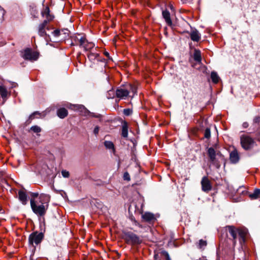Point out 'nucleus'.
I'll return each instance as SVG.
<instances>
[{"instance_id": "14", "label": "nucleus", "mask_w": 260, "mask_h": 260, "mask_svg": "<svg viewBox=\"0 0 260 260\" xmlns=\"http://www.w3.org/2000/svg\"><path fill=\"white\" fill-rule=\"evenodd\" d=\"M162 17L165 20V22L169 26H172L173 25L171 19L170 13L167 10H165L162 12Z\"/></svg>"}, {"instance_id": "38", "label": "nucleus", "mask_w": 260, "mask_h": 260, "mask_svg": "<svg viewBox=\"0 0 260 260\" xmlns=\"http://www.w3.org/2000/svg\"><path fill=\"white\" fill-rule=\"evenodd\" d=\"M99 132V127L98 126H96V127L94 128V129L93 132H94V133L95 135H97V134H98Z\"/></svg>"}, {"instance_id": "27", "label": "nucleus", "mask_w": 260, "mask_h": 260, "mask_svg": "<svg viewBox=\"0 0 260 260\" xmlns=\"http://www.w3.org/2000/svg\"><path fill=\"white\" fill-rule=\"evenodd\" d=\"M8 94V90L4 86H0V94L2 98H5Z\"/></svg>"}, {"instance_id": "44", "label": "nucleus", "mask_w": 260, "mask_h": 260, "mask_svg": "<svg viewBox=\"0 0 260 260\" xmlns=\"http://www.w3.org/2000/svg\"><path fill=\"white\" fill-rule=\"evenodd\" d=\"M258 118H255V120H254V121H255V123H256V122H257V121H258Z\"/></svg>"}, {"instance_id": "15", "label": "nucleus", "mask_w": 260, "mask_h": 260, "mask_svg": "<svg viewBox=\"0 0 260 260\" xmlns=\"http://www.w3.org/2000/svg\"><path fill=\"white\" fill-rule=\"evenodd\" d=\"M142 219L146 222H152L155 220L153 214L150 212H145L142 215Z\"/></svg>"}, {"instance_id": "12", "label": "nucleus", "mask_w": 260, "mask_h": 260, "mask_svg": "<svg viewBox=\"0 0 260 260\" xmlns=\"http://www.w3.org/2000/svg\"><path fill=\"white\" fill-rule=\"evenodd\" d=\"M85 38V35L80 34L76 35L72 37V40L74 42L75 45H79L80 47L81 45L84 44Z\"/></svg>"}, {"instance_id": "6", "label": "nucleus", "mask_w": 260, "mask_h": 260, "mask_svg": "<svg viewBox=\"0 0 260 260\" xmlns=\"http://www.w3.org/2000/svg\"><path fill=\"white\" fill-rule=\"evenodd\" d=\"M240 142L242 147L245 150L251 149L255 143L252 138L246 135L241 136Z\"/></svg>"}, {"instance_id": "5", "label": "nucleus", "mask_w": 260, "mask_h": 260, "mask_svg": "<svg viewBox=\"0 0 260 260\" xmlns=\"http://www.w3.org/2000/svg\"><path fill=\"white\" fill-rule=\"evenodd\" d=\"M21 56L25 60L34 61L38 59L39 53L31 48H26L21 52Z\"/></svg>"}, {"instance_id": "26", "label": "nucleus", "mask_w": 260, "mask_h": 260, "mask_svg": "<svg viewBox=\"0 0 260 260\" xmlns=\"http://www.w3.org/2000/svg\"><path fill=\"white\" fill-rule=\"evenodd\" d=\"M211 78L212 81L215 83L217 84L218 83L219 80V77L217 75V74L215 72H212L211 73Z\"/></svg>"}, {"instance_id": "24", "label": "nucleus", "mask_w": 260, "mask_h": 260, "mask_svg": "<svg viewBox=\"0 0 260 260\" xmlns=\"http://www.w3.org/2000/svg\"><path fill=\"white\" fill-rule=\"evenodd\" d=\"M207 241L203 239L200 240L198 243L197 244L198 248L202 250H204L205 248L207 246Z\"/></svg>"}, {"instance_id": "9", "label": "nucleus", "mask_w": 260, "mask_h": 260, "mask_svg": "<svg viewBox=\"0 0 260 260\" xmlns=\"http://www.w3.org/2000/svg\"><path fill=\"white\" fill-rule=\"evenodd\" d=\"M41 15L45 19L43 21H46L48 23L53 20L54 16L51 14L50 10L48 6L44 7L41 11Z\"/></svg>"}, {"instance_id": "43", "label": "nucleus", "mask_w": 260, "mask_h": 260, "mask_svg": "<svg viewBox=\"0 0 260 260\" xmlns=\"http://www.w3.org/2000/svg\"><path fill=\"white\" fill-rule=\"evenodd\" d=\"M104 54H105V55L106 56H107V57H109V53H108V52H105Z\"/></svg>"}, {"instance_id": "13", "label": "nucleus", "mask_w": 260, "mask_h": 260, "mask_svg": "<svg viewBox=\"0 0 260 260\" xmlns=\"http://www.w3.org/2000/svg\"><path fill=\"white\" fill-rule=\"evenodd\" d=\"M239 155L237 150L234 149L233 151H232L230 152V159L232 163H237L239 161Z\"/></svg>"}, {"instance_id": "2", "label": "nucleus", "mask_w": 260, "mask_h": 260, "mask_svg": "<svg viewBox=\"0 0 260 260\" xmlns=\"http://www.w3.org/2000/svg\"><path fill=\"white\" fill-rule=\"evenodd\" d=\"M50 198V196L47 194H41L39 196L40 205L38 204L34 199H30V206L34 213L38 216H44L48 208Z\"/></svg>"}, {"instance_id": "42", "label": "nucleus", "mask_w": 260, "mask_h": 260, "mask_svg": "<svg viewBox=\"0 0 260 260\" xmlns=\"http://www.w3.org/2000/svg\"><path fill=\"white\" fill-rule=\"evenodd\" d=\"M256 136L258 138L260 137V131H259L258 132H257V133H256Z\"/></svg>"}, {"instance_id": "16", "label": "nucleus", "mask_w": 260, "mask_h": 260, "mask_svg": "<svg viewBox=\"0 0 260 260\" xmlns=\"http://www.w3.org/2000/svg\"><path fill=\"white\" fill-rule=\"evenodd\" d=\"M190 39L194 42H199L201 40V35L199 31L195 29L190 32Z\"/></svg>"}, {"instance_id": "34", "label": "nucleus", "mask_w": 260, "mask_h": 260, "mask_svg": "<svg viewBox=\"0 0 260 260\" xmlns=\"http://www.w3.org/2000/svg\"><path fill=\"white\" fill-rule=\"evenodd\" d=\"M61 174L63 177L68 178L70 176V173L66 170H62L61 171Z\"/></svg>"}, {"instance_id": "35", "label": "nucleus", "mask_w": 260, "mask_h": 260, "mask_svg": "<svg viewBox=\"0 0 260 260\" xmlns=\"http://www.w3.org/2000/svg\"><path fill=\"white\" fill-rule=\"evenodd\" d=\"M123 179L125 180L129 181L131 179L130 176L128 172H125L123 174Z\"/></svg>"}, {"instance_id": "17", "label": "nucleus", "mask_w": 260, "mask_h": 260, "mask_svg": "<svg viewBox=\"0 0 260 260\" xmlns=\"http://www.w3.org/2000/svg\"><path fill=\"white\" fill-rule=\"evenodd\" d=\"M18 198L19 200L23 205H26L27 204V195L24 191L20 190L18 191Z\"/></svg>"}, {"instance_id": "19", "label": "nucleus", "mask_w": 260, "mask_h": 260, "mask_svg": "<svg viewBox=\"0 0 260 260\" xmlns=\"http://www.w3.org/2000/svg\"><path fill=\"white\" fill-rule=\"evenodd\" d=\"M80 47L83 48L85 50L88 51L94 47V44L92 42H88L86 38H85L84 41V44L81 45Z\"/></svg>"}, {"instance_id": "22", "label": "nucleus", "mask_w": 260, "mask_h": 260, "mask_svg": "<svg viewBox=\"0 0 260 260\" xmlns=\"http://www.w3.org/2000/svg\"><path fill=\"white\" fill-rule=\"evenodd\" d=\"M248 196L250 199L253 200L258 199L260 197V189L255 188L253 193H248Z\"/></svg>"}, {"instance_id": "21", "label": "nucleus", "mask_w": 260, "mask_h": 260, "mask_svg": "<svg viewBox=\"0 0 260 260\" xmlns=\"http://www.w3.org/2000/svg\"><path fill=\"white\" fill-rule=\"evenodd\" d=\"M208 154L210 161L214 163L216 158V152L214 149L212 147L209 148L208 150Z\"/></svg>"}, {"instance_id": "1", "label": "nucleus", "mask_w": 260, "mask_h": 260, "mask_svg": "<svg viewBox=\"0 0 260 260\" xmlns=\"http://www.w3.org/2000/svg\"><path fill=\"white\" fill-rule=\"evenodd\" d=\"M223 234L233 240L234 245L236 244V239L238 237L240 243L242 245L246 240L247 235V231L243 228H237L233 225H228L221 230Z\"/></svg>"}, {"instance_id": "28", "label": "nucleus", "mask_w": 260, "mask_h": 260, "mask_svg": "<svg viewBox=\"0 0 260 260\" xmlns=\"http://www.w3.org/2000/svg\"><path fill=\"white\" fill-rule=\"evenodd\" d=\"M98 56H99V54L94 53H92V52H89L87 54V57L90 60H95L96 58H98Z\"/></svg>"}, {"instance_id": "29", "label": "nucleus", "mask_w": 260, "mask_h": 260, "mask_svg": "<svg viewBox=\"0 0 260 260\" xmlns=\"http://www.w3.org/2000/svg\"><path fill=\"white\" fill-rule=\"evenodd\" d=\"M105 146L109 149H114V145L113 143L111 141H106L104 142Z\"/></svg>"}, {"instance_id": "32", "label": "nucleus", "mask_w": 260, "mask_h": 260, "mask_svg": "<svg viewBox=\"0 0 260 260\" xmlns=\"http://www.w3.org/2000/svg\"><path fill=\"white\" fill-rule=\"evenodd\" d=\"M36 114L38 115L39 116L41 115V113L39 111H35L33 112L30 116H29V119L31 121L34 119L36 117Z\"/></svg>"}, {"instance_id": "18", "label": "nucleus", "mask_w": 260, "mask_h": 260, "mask_svg": "<svg viewBox=\"0 0 260 260\" xmlns=\"http://www.w3.org/2000/svg\"><path fill=\"white\" fill-rule=\"evenodd\" d=\"M159 255L164 257L166 260H171L168 253L165 250H162L157 254H155L154 258L156 260H160L159 259Z\"/></svg>"}, {"instance_id": "40", "label": "nucleus", "mask_w": 260, "mask_h": 260, "mask_svg": "<svg viewBox=\"0 0 260 260\" xmlns=\"http://www.w3.org/2000/svg\"><path fill=\"white\" fill-rule=\"evenodd\" d=\"M76 107H77L78 109H81V110H82V109H84V110H86V109H85V107H84V106H76Z\"/></svg>"}, {"instance_id": "37", "label": "nucleus", "mask_w": 260, "mask_h": 260, "mask_svg": "<svg viewBox=\"0 0 260 260\" xmlns=\"http://www.w3.org/2000/svg\"><path fill=\"white\" fill-rule=\"evenodd\" d=\"M31 199H34L35 201V199L37 198L39 196V194L38 193H31Z\"/></svg>"}, {"instance_id": "20", "label": "nucleus", "mask_w": 260, "mask_h": 260, "mask_svg": "<svg viewBox=\"0 0 260 260\" xmlns=\"http://www.w3.org/2000/svg\"><path fill=\"white\" fill-rule=\"evenodd\" d=\"M68 114V110L64 108H61L57 110V115L61 119L65 118Z\"/></svg>"}, {"instance_id": "39", "label": "nucleus", "mask_w": 260, "mask_h": 260, "mask_svg": "<svg viewBox=\"0 0 260 260\" xmlns=\"http://www.w3.org/2000/svg\"><path fill=\"white\" fill-rule=\"evenodd\" d=\"M242 126L244 128H246L248 127L249 124H248V122H245L243 123Z\"/></svg>"}, {"instance_id": "8", "label": "nucleus", "mask_w": 260, "mask_h": 260, "mask_svg": "<svg viewBox=\"0 0 260 260\" xmlns=\"http://www.w3.org/2000/svg\"><path fill=\"white\" fill-rule=\"evenodd\" d=\"M202 190L204 192H208L212 189V185L211 181L207 176H204L201 181Z\"/></svg>"}, {"instance_id": "30", "label": "nucleus", "mask_w": 260, "mask_h": 260, "mask_svg": "<svg viewBox=\"0 0 260 260\" xmlns=\"http://www.w3.org/2000/svg\"><path fill=\"white\" fill-rule=\"evenodd\" d=\"M30 130L36 133H40L41 132V128L38 125H34L31 127Z\"/></svg>"}, {"instance_id": "25", "label": "nucleus", "mask_w": 260, "mask_h": 260, "mask_svg": "<svg viewBox=\"0 0 260 260\" xmlns=\"http://www.w3.org/2000/svg\"><path fill=\"white\" fill-rule=\"evenodd\" d=\"M237 194L239 195L245 196L248 194V191L244 186H240L237 189Z\"/></svg>"}, {"instance_id": "45", "label": "nucleus", "mask_w": 260, "mask_h": 260, "mask_svg": "<svg viewBox=\"0 0 260 260\" xmlns=\"http://www.w3.org/2000/svg\"><path fill=\"white\" fill-rule=\"evenodd\" d=\"M216 260H219V257H218V258L216 259Z\"/></svg>"}, {"instance_id": "11", "label": "nucleus", "mask_w": 260, "mask_h": 260, "mask_svg": "<svg viewBox=\"0 0 260 260\" xmlns=\"http://www.w3.org/2000/svg\"><path fill=\"white\" fill-rule=\"evenodd\" d=\"M128 127L129 125L127 122L125 120L122 121L121 127V135L122 137L124 138L128 137Z\"/></svg>"}, {"instance_id": "36", "label": "nucleus", "mask_w": 260, "mask_h": 260, "mask_svg": "<svg viewBox=\"0 0 260 260\" xmlns=\"http://www.w3.org/2000/svg\"><path fill=\"white\" fill-rule=\"evenodd\" d=\"M52 33L55 37H59L60 35V30L58 29H55Z\"/></svg>"}, {"instance_id": "41", "label": "nucleus", "mask_w": 260, "mask_h": 260, "mask_svg": "<svg viewBox=\"0 0 260 260\" xmlns=\"http://www.w3.org/2000/svg\"><path fill=\"white\" fill-rule=\"evenodd\" d=\"M4 212V211L1 205L0 204V213H3Z\"/></svg>"}, {"instance_id": "33", "label": "nucleus", "mask_w": 260, "mask_h": 260, "mask_svg": "<svg viewBox=\"0 0 260 260\" xmlns=\"http://www.w3.org/2000/svg\"><path fill=\"white\" fill-rule=\"evenodd\" d=\"M133 113V110L132 109L127 108L123 110V114L125 116H129Z\"/></svg>"}, {"instance_id": "4", "label": "nucleus", "mask_w": 260, "mask_h": 260, "mask_svg": "<svg viewBox=\"0 0 260 260\" xmlns=\"http://www.w3.org/2000/svg\"><path fill=\"white\" fill-rule=\"evenodd\" d=\"M123 239L126 244L132 246L139 245L142 242L140 237L132 232H124Z\"/></svg>"}, {"instance_id": "23", "label": "nucleus", "mask_w": 260, "mask_h": 260, "mask_svg": "<svg viewBox=\"0 0 260 260\" xmlns=\"http://www.w3.org/2000/svg\"><path fill=\"white\" fill-rule=\"evenodd\" d=\"M193 59L197 62L200 63L202 60L201 53L199 50L195 49L193 53Z\"/></svg>"}, {"instance_id": "10", "label": "nucleus", "mask_w": 260, "mask_h": 260, "mask_svg": "<svg viewBox=\"0 0 260 260\" xmlns=\"http://www.w3.org/2000/svg\"><path fill=\"white\" fill-rule=\"evenodd\" d=\"M47 24L46 23V21H43L42 23H40L38 27V32L40 36L44 37L45 38L47 37H49V36L47 34L46 29H49L47 27Z\"/></svg>"}, {"instance_id": "3", "label": "nucleus", "mask_w": 260, "mask_h": 260, "mask_svg": "<svg viewBox=\"0 0 260 260\" xmlns=\"http://www.w3.org/2000/svg\"><path fill=\"white\" fill-rule=\"evenodd\" d=\"M137 87L132 84H127L118 87L115 92L116 96L120 99H133L137 94Z\"/></svg>"}, {"instance_id": "7", "label": "nucleus", "mask_w": 260, "mask_h": 260, "mask_svg": "<svg viewBox=\"0 0 260 260\" xmlns=\"http://www.w3.org/2000/svg\"><path fill=\"white\" fill-rule=\"evenodd\" d=\"M44 238V235L42 233L35 232L30 234L28 237L29 244L35 247L40 244Z\"/></svg>"}, {"instance_id": "31", "label": "nucleus", "mask_w": 260, "mask_h": 260, "mask_svg": "<svg viewBox=\"0 0 260 260\" xmlns=\"http://www.w3.org/2000/svg\"><path fill=\"white\" fill-rule=\"evenodd\" d=\"M211 136L210 129L209 128H206L205 131L204 137L207 139H209Z\"/></svg>"}]
</instances>
